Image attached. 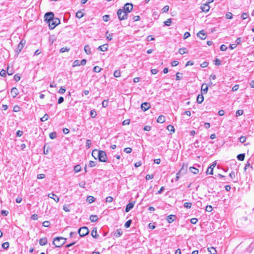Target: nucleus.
<instances>
[{
  "instance_id": "393cba45",
  "label": "nucleus",
  "mask_w": 254,
  "mask_h": 254,
  "mask_svg": "<svg viewBox=\"0 0 254 254\" xmlns=\"http://www.w3.org/2000/svg\"><path fill=\"white\" fill-rule=\"evenodd\" d=\"M84 51L87 54H91V49L88 45H86L84 47Z\"/></svg>"
},
{
  "instance_id": "09e8293b",
  "label": "nucleus",
  "mask_w": 254,
  "mask_h": 254,
  "mask_svg": "<svg viewBox=\"0 0 254 254\" xmlns=\"http://www.w3.org/2000/svg\"><path fill=\"white\" fill-rule=\"evenodd\" d=\"M69 49L67 48V47H63L61 49L60 52L61 53H64L65 52H68L69 51Z\"/></svg>"
},
{
  "instance_id": "a18cd8bd",
  "label": "nucleus",
  "mask_w": 254,
  "mask_h": 254,
  "mask_svg": "<svg viewBox=\"0 0 254 254\" xmlns=\"http://www.w3.org/2000/svg\"><path fill=\"white\" fill-rule=\"evenodd\" d=\"M246 140V137L244 136H242L239 138V141L241 143H244Z\"/></svg>"
},
{
  "instance_id": "c85d7f7f",
  "label": "nucleus",
  "mask_w": 254,
  "mask_h": 254,
  "mask_svg": "<svg viewBox=\"0 0 254 254\" xmlns=\"http://www.w3.org/2000/svg\"><path fill=\"white\" fill-rule=\"evenodd\" d=\"M84 15L83 13L81 11H78L76 13V16L78 18H82Z\"/></svg>"
},
{
  "instance_id": "79ce46f5",
  "label": "nucleus",
  "mask_w": 254,
  "mask_h": 254,
  "mask_svg": "<svg viewBox=\"0 0 254 254\" xmlns=\"http://www.w3.org/2000/svg\"><path fill=\"white\" fill-rule=\"evenodd\" d=\"M243 113H244L243 110H238L236 112V116L237 117L241 116V115H242L243 114Z\"/></svg>"
},
{
  "instance_id": "4be33fe9",
  "label": "nucleus",
  "mask_w": 254,
  "mask_h": 254,
  "mask_svg": "<svg viewBox=\"0 0 254 254\" xmlns=\"http://www.w3.org/2000/svg\"><path fill=\"white\" fill-rule=\"evenodd\" d=\"M190 170L193 174H197L199 173L198 169L193 167H190Z\"/></svg>"
},
{
  "instance_id": "423d86ee",
  "label": "nucleus",
  "mask_w": 254,
  "mask_h": 254,
  "mask_svg": "<svg viewBox=\"0 0 254 254\" xmlns=\"http://www.w3.org/2000/svg\"><path fill=\"white\" fill-rule=\"evenodd\" d=\"M54 18V14L52 12H47L44 15V18L46 21L49 23Z\"/></svg>"
},
{
  "instance_id": "37998d69",
  "label": "nucleus",
  "mask_w": 254,
  "mask_h": 254,
  "mask_svg": "<svg viewBox=\"0 0 254 254\" xmlns=\"http://www.w3.org/2000/svg\"><path fill=\"white\" fill-rule=\"evenodd\" d=\"M179 52L180 54L183 55L186 53V48H180L179 50Z\"/></svg>"
},
{
  "instance_id": "3c124183",
  "label": "nucleus",
  "mask_w": 254,
  "mask_h": 254,
  "mask_svg": "<svg viewBox=\"0 0 254 254\" xmlns=\"http://www.w3.org/2000/svg\"><path fill=\"white\" fill-rule=\"evenodd\" d=\"M169 9V6L168 5H165L163 8H162V11L163 12H167Z\"/></svg>"
},
{
  "instance_id": "a878e982",
  "label": "nucleus",
  "mask_w": 254,
  "mask_h": 254,
  "mask_svg": "<svg viewBox=\"0 0 254 254\" xmlns=\"http://www.w3.org/2000/svg\"><path fill=\"white\" fill-rule=\"evenodd\" d=\"M86 200L89 203H91L95 201V198L92 196H89L87 197Z\"/></svg>"
},
{
  "instance_id": "4c0bfd02",
  "label": "nucleus",
  "mask_w": 254,
  "mask_h": 254,
  "mask_svg": "<svg viewBox=\"0 0 254 254\" xmlns=\"http://www.w3.org/2000/svg\"><path fill=\"white\" fill-rule=\"evenodd\" d=\"M167 128L168 130L171 131L173 132L175 131L174 127L172 125H168L167 127Z\"/></svg>"
},
{
  "instance_id": "7c9ffc66",
  "label": "nucleus",
  "mask_w": 254,
  "mask_h": 254,
  "mask_svg": "<svg viewBox=\"0 0 254 254\" xmlns=\"http://www.w3.org/2000/svg\"><path fill=\"white\" fill-rule=\"evenodd\" d=\"M49 117V115L47 114H45L44 116L41 118V121L42 122H45L48 120Z\"/></svg>"
},
{
  "instance_id": "e433bc0d",
  "label": "nucleus",
  "mask_w": 254,
  "mask_h": 254,
  "mask_svg": "<svg viewBox=\"0 0 254 254\" xmlns=\"http://www.w3.org/2000/svg\"><path fill=\"white\" fill-rule=\"evenodd\" d=\"M114 75L116 77H119L121 76V72L120 70H117L114 73Z\"/></svg>"
},
{
  "instance_id": "7ed1b4c3",
  "label": "nucleus",
  "mask_w": 254,
  "mask_h": 254,
  "mask_svg": "<svg viewBox=\"0 0 254 254\" xmlns=\"http://www.w3.org/2000/svg\"><path fill=\"white\" fill-rule=\"evenodd\" d=\"M98 159L100 162H106L107 160V156L106 152L102 150H99L98 154Z\"/></svg>"
},
{
  "instance_id": "6e6d98bb",
  "label": "nucleus",
  "mask_w": 254,
  "mask_h": 254,
  "mask_svg": "<svg viewBox=\"0 0 254 254\" xmlns=\"http://www.w3.org/2000/svg\"><path fill=\"white\" fill-rule=\"evenodd\" d=\"M108 101H107V100H104V101L102 102V107H104V108L106 107L107 106H108Z\"/></svg>"
},
{
  "instance_id": "a211bd4d",
  "label": "nucleus",
  "mask_w": 254,
  "mask_h": 254,
  "mask_svg": "<svg viewBox=\"0 0 254 254\" xmlns=\"http://www.w3.org/2000/svg\"><path fill=\"white\" fill-rule=\"evenodd\" d=\"M175 218V215H170L167 217V221L169 223H171L174 221V219Z\"/></svg>"
},
{
  "instance_id": "1a4fd4ad",
  "label": "nucleus",
  "mask_w": 254,
  "mask_h": 254,
  "mask_svg": "<svg viewBox=\"0 0 254 254\" xmlns=\"http://www.w3.org/2000/svg\"><path fill=\"white\" fill-rule=\"evenodd\" d=\"M150 107V105L147 102H144L141 105V109L143 111H147Z\"/></svg>"
},
{
  "instance_id": "052dcab7",
  "label": "nucleus",
  "mask_w": 254,
  "mask_h": 254,
  "mask_svg": "<svg viewBox=\"0 0 254 254\" xmlns=\"http://www.w3.org/2000/svg\"><path fill=\"white\" fill-rule=\"evenodd\" d=\"M113 200V198L112 197L108 196L106 197V201L107 202H112Z\"/></svg>"
},
{
  "instance_id": "e2e57ef3",
  "label": "nucleus",
  "mask_w": 254,
  "mask_h": 254,
  "mask_svg": "<svg viewBox=\"0 0 254 254\" xmlns=\"http://www.w3.org/2000/svg\"><path fill=\"white\" fill-rule=\"evenodd\" d=\"M14 79L16 81H18L20 79V76L19 75H18V74H15L14 76Z\"/></svg>"
},
{
  "instance_id": "39448f33",
  "label": "nucleus",
  "mask_w": 254,
  "mask_h": 254,
  "mask_svg": "<svg viewBox=\"0 0 254 254\" xmlns=\"http://www.w3.org/2000/svg\"><path fill=\"white\" fill-rule=\"evenodd\" d=\"M89 232V229L87 227H82L79 229L78 233L80 237H84L87 235Z\"/></svg>"
},
{
  "instance_id": "9d476101",
  "label": "nucleus",
  "mask_w": 254,
  "mask_h": 254,
  "mask_svg": "<svg viewBox=\"0 0 254 254\" xmlns=\"http://www.w3.org/2000/svg\"><path fill=\"white\" fill-rule=\"evenodd\" d=\"M216 163H214V164H212L208 168L206 174H210L212 175L213 173V169L216 166Z\"/></svg>"
},
{
  "instance_id": "8fccbe9b",
  "label": "nucleus",
  "mask_w": 254,
  "mask_h": 254,
  "mask_svg": "<svg viewBox=\"0 0 254 254\" xmlns=\"http://www.w3.org/2000/svg\"><path fill=\"white\" fill-rule=\"evenodd\" d=\"M65 92V89L64 87H61L59 90V93L60 94H64Z\"/></svg>"
},
{
  "instance_id": "603ef678",
  "label": "nucleus",
  "mask_w": 254,
  "mask_h": 254,
  "mask_svg": "<svg viewBox=\"0 0 254 254\" xmlns=\"http://www.w3.org/2000/svg\"><path fill=\"white\" fill-rule=\"evenodd\" d=\"M6 70L4 69H2L0 72V76L2 77H5L6 76Z\"/></svg>"
},
{
  "instance_id": "680f3d73",
  "label": "nucleus",
  "mask_w": 254,
  "mask_h": 254,
  "mask_svg": "<svg viewBox=\"0 0 254 254\" xmlns=\"http://www.w3.org/2000/svg\"><path fill=\"white\" fill-rule=\"evenodd\" d=\"M153 178H154L153 175H149V174L147 175L145 177V178L147 180L152 179Z\"/></svg>"
},
{
  "instance_id": "2f4dec72",
  "label": "nucleus",
  "mask_w": 254,
  "mask_h": 254,
  "mask_svg": "<svg viewBox=\"0 0 254 254\" xmlns=\"http://www.w3.org/2000/svg\"><path fill=\"white\" fill-rule=\"evenodd\" d=\"M6 72L8 75H11L13 73V70L12 69H9V66H8Z\"/></svg>"
},
{
  "instance_id": "c756f323",
  "label": "nucleus",
  "mask_w": 254,
  "mask_h": 254,
  "mask_svg": "<svg viewBox=\"0 0 254 254\" xmlns=\"http://www.w3.org/2000/svg\"><path fill=\"white\" fill-rule=\"evenodd\" d=\"M81 167L79 165H77L74 167V171L75 172H79L81 170Z\"/></svg>"
},
{
  "instance_id": "20e7f679",
  "label": "nucleus",
  "mask_w": 254,
  "mask_h": 254,
  "mask_svg": "<svg viewBox=\"0 0 254 254\" xmlns=\"http://www.w3.org/2000/svg\"><path fill=\"white\" fill-rule=\"evenodd\" d=\"M60 20L58 18H54L52 20L49 22V28L51 29H53L54 28L59 24Z\"/></svg>"
},
{
  "instance_id": "bb28decb",
  "label": "nucleus",
  "mask_w": 254,
  "mask_h": 254,
  "mask_svg": "<svg viewBox=\"0 0 254 254\" xmlns=\"http://www.w3.org/2000/svg\"><path fill=\"white\" fill-rule=\"evenodd\" d=\"M245 154H240L237 156V159L240 161H243L245 159Z\"/></svg>"
},
{
  "instance_id": "5701e85b",
  "label": "nucleus",
  "mask_w": 254,
  "mask_h": 254,
  "mask_svg": "<svg viewBox=\"0 0 254 254\" xmlns=\"http://www.w3.org/2000/svg\"><path fill=\"white\" fill-rule=\"evenodd\" d=\"M165 121V117L162 115L159 116L157 120V122L159 123H163Z\"/></svg>"
},
{
  "instance_id": "0e129e2a",
  "label": "nucleus",
  "mask_w": 254,
  "mask_h": 254,
  "mask_svg": "<svg viewBox=\"0 0 254 254\" xmlns=\"http://www.w3.org/2000/svg\"><path fill=\"white\" fill-rule=\"evenodd\" d=\"M197 219L195 218H193L190 219V222H191V223H192L193 224H196L197 223Z\"/></svg>"
},
{
  "instance_id": "4d7b16f0",
  "label": "nucleus",
  "mask_w": 254,
  "mask_h": 254,
  "mask_svg": "<svg viewBox=\"0 0 254 254\" xmlns=\"http://www.w3.org/2000/svg\"><path fill=\"white\" fill-rule=\"evenodd\" d=\"M50 222L48 221H45L43 223V226L45 227H48L50 225Z\"/></svg>"
},
{
  "instance_id": "473e14b6",
  "label": "nucleus",
  "mask_w": 254,
  "mask_h": 254,
  "mask_svg": "<svg viewBox=\"0 0 254 254\" xmlns=\"http://www.w3.org/2000/svg\"><path fill=\"white\" fill-rule=\"evenodd\" d=\"M9 243L8 242H4L2 244V247L3 249L6 250L9 248Z\"/></svg>"
},
{
  "instance_id": "cd10ccee",
  "label": "nucleus",
  "mask_w": 254,
  "mask_h": 254,
  "mask_svg": "<svg viewBox=\"0 0 254 254\" xmlns=\"http://www.w3.org/2000/svg\"><path fill=\"white\" fill-rule=\"evenodd\" d=\"M122 233L123 232L122 229H119L117 230V232L115 233V235L117 237H119L122 235Z\"/></svg>"
},
{
  "instance_id": "58836bf2",
  "label": "nucleus",
  "mask_w": 254,
  "mask_h": 254,
  "mask_svg": "<svg viewBox=\"0 0 254 254\" xmlns=\"http://www.w3.org/2000/svg\"><path fill=\"white\" fill-rule=\"evenodd\" d=\"M192 204L191 202H185L184 206L185 208H190L191 207Z\"/></svg>"
},
{
  "instance_id": "f03ea898",
  "label": "nucleus",
  "mask_w": 254,
  "mask_h": 254,
  "mask_svg": "<svg viewBox=\"0 0 254 254\" xmlns=\"http://www.w3.org/2000/svg\"><path fill=\"white\" fill-rule=\"evenodd\" d=\"M117 15L120 20H123L127 19V14L124 9L121 8L117 11Z\"/></svg>"
},
{
  "instance_id": "6ab92c4d",
  "label": "nucleus",
  "mask_w": 254,
  "mask_h": 254,
  "mask_svg": "<svg viewBox=\"0 0 254 254\" xmlns=\"http://www.w3.org/2000/svg\"><path fill=\"white\" fill-rule=\"evenodd\" d=\"M108 44H104L101 46H100L98 49L101 51H106L108 49Z\"/></svg>"
},
{
  "instance_id": "ddd939ff",
  "label": "nucleus",
  "mask_w": 254,
  "mask_h": 254,
  "mask_svg": "<svg viewBox=\"0 0 254 254\" xmlns=\"http://www.w3.org/2000/svg\"><path fill=\"white\" fill-rule=\"evenodd\" d=\"M135 202H130L129 203H128L126 207V211L127 212L130 211L134 206Z\"/></svg>"
},
{
  "instance_id": "f8f14e48",
  "label": "nucleus",
  "mask_w": 254,
  "mask_h": 254,
  "mask_svg": "<svg viewBox=\"0 0 254 254\" xmlns=\"http://www.w3.org/2000/svg\"><path fill=\"white\" fill-rule=\"evenodd\" d=\"M10 93L13 98H15L18 94V89L16 87H13L11 90Z\"/></svg>"
},
{
  "instance_id": "6e6552de",
  "label": "nucleus",
  "mask_w": 254,
  "mask_h": 254,
  "mask_svg": "<svg viewBox=\"0 0 254 254\" xmlns=\"http://www.w3.org/2000/svg\"><path fill=\"white\" fill-rule=\"evenodd\" d=\"M188 168V165L187 164H183L181 169L179 171V172L177 173V175H180L182 173L185 174L186 173L187 170Z\"/></svg>"
},
{
  "instance_id": "dca6fc26",
  "label": "nucleus",
  "mask_w": 254,
  "mask_h": 254,
  "mask_svg": "<svg viewBox=\"0 0 254 254\" xmlns=\"http://www.w3.org/2000/svg\"><path fill=\"white\" fill-rule=\"evenodd\" d=\"M210 6H209L208 3L203 4L201 6V9L202 10V11L204 12H207L209 10Z\"/></svg>"
},
{
  "instance_id": "b1692460",
  "label": "nucleus",
  "mask_w": 254,
  "mask_h": 254,
  "mask_svg": "<svg viewBox=\"0 0 254 254\" xmlns=\"http://www.w3.org/2000/svg\"><path fill=\"white\" fill-rule=\"evenodd\" d=\"M208 252L210 253L209 254H216V250L214 247H210L207 249Z\"/></svg>"
},
{
  "instance_id": "de8ad7c7",
  "label": "nucleus",
  "mask_w": 254,
  "mask_h": 254,
  "mask_svg": "<svg viewBox=\"0 0 254 254\" xmlns=\"http://www.w3.org/2000/svg\"><path fill=\"white\" fill-rule=\"evenodd\" d=\"M248 13L244 12L241 15V18L242 19H246L248 17Z\"/></svg>"
},
{
  "instance_id": "bf43d9fd",
  "label": "nucleus",
  "mask_w": 254,
  "mask_h": 254,
  "mask_svg": "<svg viewBox=\"0 0 254 254\" xmlns=\"http://www.w3.org/2000/svg\"><path fill=\"white\" fill-rule=\"evenodd\" d=\"M190 33L188 32H186L185 33L184 35V39H187L188 38H189L190 36Z\"/></svg>"
},
{
  "instance_id": "5fc2aeb1",
  "label": "nucleus",
  "mask_w": 254,
  "mask_h": 254,
  "mask_svg": "<svg viewBox=\"0 0 254 254\" xmlns=\"http://www.w3.org/2000/svg\"><path fill=\"white\" fill-rule=\"evenodd\" d=\"M131 148L130 147H127L124 149V151L127 153H130L131 152Z\"/></svg>"
},
{
  "instance_id": "9b49d317",
  "label": "nucleus",
  "mask_w": 254,
  "mask_h": 254,
  "mask_svg": "<svg viewBox=\"0 0 254 254\" xmlns=\"http://www.w3.org/2000/svg\"><path fill=\"white\" fill-rule=\"evenodd\" d=\"M208 86L206 84H202L201 87V93L202 94H206L208 91Z\"/></svg>"
},
{
  "instance_id": "f704fd0d",
  "label": "nucleus",
  "mask_w": 254,
  "mask_h": 254,
  "mask_svg": "<svg viewBox=\"0 0 254 254\" xmlns=\"http://www.w3.org/2000/svg\"><path fill=\"white\" fill-rule=\"evenodd\" d=\"M107 38L108 40L111 41L113 37V34L112 33H109L108 31H107L106 33Z\"/></svg>"
},
{
  "instance_id": "aec40b11",
  "label": "nucleus",
  "mask_w": 254,
  "mask_h": 254,
  "mask_svg": "<svg viewBox=\"0 0 254 254\" xmlns=\"http://www.w3.org/2000/svg\"><path fill=\"white\" fill-rule=\"evenodd\" d=\"M23 48V46H22V44H19L18 45L15 50V52L16 53L17 56L19 54Z\"/></svg>"
},
{
  "instance_id": "2eb2a0df",
  "label": "nucleus",
  "mask_w": 254,
  "mask_h": 254,
  "mask_svg": "<svg viewBox=\"0 0 254 254\" xmlns=\"http://www.w3.org/2000/svg\"><path fill=\"white\" fill-rule=\"evenodd\" d=\"M48 196L51 198L53 199L55 201L58 202L59 201V198L54 193H49Z\"/></svg>"
},
{
  "instance_id": "c03bdc74",
  "label": "nucleus",
  "mask_w": 254,
  "mask_h": 254,
  "mask_svg": "<svg viewBox=\"0 0 254 254\" xmlns=\"http://www.w3.org/2000/svg\"><path fill=\"white\" fill-rule=\"evenodd\" d=\"M79 65H80V61L75 60L74 61V62L73 63V66H79Z\"/></svg>"
},
{
  "instance_id": "72a5a7b5",
  "label": "nucleus",
  "mask_w": 254,
  "mask_h": 254,
  "mask_svg": "<svg viewBox=\"0 0 254 254\" xmlns=\"http://www.w3.org/2000/svg\"><path fill=\"white\" fill-rule=\"evenodd\" d=\"M233 17V14L230 12H228L226 14V18L228 19H231Z\"/></svg>"
},
{
  "instance_id": "4468645a",
  "label": "nucleus",
  "mask_w": 254,
  "mask_h": 254,
  "mask_svg": "<svg viewBox=\"0 0 254 254\" xmlns=\"http://www.w3.org/2000/svg\"><path fill=\"white\" fill-rule=\"evenodd\" d=\"M197 36L202 40L205 39L206 38L205 33H204V31L203 30L200 31L197 34Z\"/></svg>"
},
{
  "instance_id": "ea45409f",
  "label": "nucleus",
  "mask_w": 254,
  "mask_h": 254,
  "mask_svg": "<svg viewBox=\"0 0 254 254\" xmlns=\"http://www.w3.org/2000/svg\"><path fill=\"white\" fill-rule=\"evenodd\" d=\"M109 18L110 16L109 15H105L102 17L103 20L105 22L108 21L109 20Z\"/></svg>"
},
{
  "instance_id": "864d4df0",
  "label": "nucleus",
  "mask_w": 254,
  "mask_h": 254,
  "mask_svg": "<svg viewBox=\"0 0 254 254\" xmlns=\"http://www.w3.org/2000/svg\"><path fill=\"white\" fill-rule=\"evenodd\" d=\"M171 23V19H168L166 21L164 22V24L166 26H170Z\"/></svg>"
},
{
  "instance_id": "0eeeda50",
  "label": "nucleus",
  "mask_w": 254,
  "mask_h": 254,
  "mask_svg": "<svg viewBox=\"0 0 254 254\" xmlns=\"http://www.w3.org/2000/svg\"><path fill=\"white\" fill-rule=\"evenodd\" d=\"M133 8V5L130 3H127L125 4L123 9L125 11L127 14L129 13Z\"/></svg>"
},
{
  "instance_id": "49530a36",
  "label": "nucleus",
  "mask_w": 254,
  "mask_h": 254,
  "mask_svg": "<svg viewBox=\"0 0 254 254\" xmlns=\"http://www.w3.org/2000/svg\"><path fill=\"white\" fill-rule=\"evenodd\" d=\"M205 210L207 212H211L212 210V207L211 205H207L206 206Z\"/></svg>"
},
{
  "instance_id": "a19ab883",
  "label": "nucleus",
  "mask_w": 254,
  "mask_h": 254,
  "mask_svg": "<svg viewBox=\"0 0 254 254\" xmlns=\"http://www.w3.org/2000/svg\"><path fill=\"white\" fill-rule=\"evenodd\" d=\"M131 220H129L127 221L125 224V227L127 228H129L131 225Z\"/></svg>"
},
{
  "instance_id": "338daca9",
  "label": "nucleus",
  "mask_w": 254,
  "mask_h": 254,
  "mask_svg": "<svg viewBox=\"0 0 254 254\" xmlns=\"http://www.w3.org/2000/svg\"><path fill=\"white\" fill-rule=\"evenodd\" d=\"M31 219L34 220H37L38 218V215L36 214H34L31 216Z\"/></svg>"
},
{
  "instance_id": "774afa93",
  "label": "nucleus",
  "mask_w": 254,
  "mask_h": 254,
  "mask_svg": "<svg viewBox=\"0 0 254 254\" xmlns=\"http://www.w3.org/2000/svg\"><path fill=\"white\" fill-rule=\"evenodd\" d=\"M45 177V175L43 174H39L37 175V178L38 179H42L44 178Z\"/></svg>"
},
{
  "instance_id": "f257e3e1",
  "label": "nucleus",
  "mask_w": 254,
  "mask_h": 254,
  "mask_svg": "<svg viewBox=\"0 0 254 254\" xmlns=\"http://www.w3.org/2000/svg\"><path fill=\"white\" fill-rule=\"evenodd\" d=\"M66 239L62 237H57L54 238L53 241V245L57 248L62 247L66 242Z\"/></svg>"
},
{
  "instance_id": "f3484780",
  "label": "nucleus",
  "mask_w": 254,
  "mask_h": 254,
  "mask_svg": "<svg viewBox=\"0 0 254 254\" xmlns=\"http://www.w3.org/2000/svg\"><path fill=\"white\" fill-rule=\"evenodd\" d=\"M48 241L46 237L41 238L39 240V244L41 246H45L47 244Z\"/></svg>"
},
{
  "instance_id": "69168bd1",
  "label": "nucleus",
  "mask_w": 254,
  "mask_h": 254,
  "mask_svg": "<svg viewBox=\"0 0 254 254\" xmlns=\"http://www.w3.org/2000/svg\"><path fill=\"white\" fill-rule=\"evenodd\" d=\"M1 214L4 216H7L8 214V211L7 210H3L1 211Z\"/></svg>"
},
{
  "instance_id": "412c9836",
  "label": "nucleus",
  "mask_w": 254,
  "mask_h": 254,
  "mask_svg": "<svg viewBox=\"0 0 254 254\" xmlns=\"http://www.w3.org/2000/svg\"><path fill=\"white\" fill-rule=\"evenodd\" d=\"M204 100V97L203 96V94L201 93V94H199L198 95L196 99V101L198 103L200 104Z\"/></svg>"
},
{
  "instance_id": "13d9d810",
  "label": "nucleus",
  "mask_w": 254,
  "mask_h": 254,
  "mask_svg": "<svg viewBox=\"0 0 254 254\" xmlns=\"http://www.w3.org/2000/svg\"><path fill=\"white\" fill-rule=\"evenodd\" d=\"M227 49V47L225 45H222L220 47V50L222 51H225Z\"/></svg>"
},
{
  "instance_id": "c9c22d12",
  "label": "nucleus",
  "mask_w": 254,
  "mask_h": 254,
  "mask_svg": "<svg viewBox=\"0 0 254 254\" xmlns=\"http://www.w3.org/2000/svg\"><path fill=\"white\" fill-rule=\"evenodd\" d=\"M49 136L52 139H55L57 137V133L55 132H51L50 133Z\"/></svg>"
}]
</instances>
